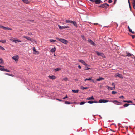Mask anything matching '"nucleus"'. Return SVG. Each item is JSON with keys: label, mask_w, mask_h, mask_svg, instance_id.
Instances as JSON below:
<instances>
[{"label": "nucleus", "mask_w": 135, "mask_h": 135, "mask_svg": "<svg viewBox=\"0 0 135 135\" xmlns=\"http://www.w3.org/2000/svg\"><path fill=\"white\" fill-rule=\"evenodd\" d=\"M23 37L24 38L26 39H27V40H30L31 42H32V39H31V38L30 37H28L27 36H24Z\"/></svg>", "instance_id": "obj_15"}, {"label": "nucleus", "mask_w": 135, "mask_h": 135, "mask_svg": "<svg viewBox=\"0 0 135 135\" xmlns=\"http://www.w3.org/2000/svg\"><path fill=\"white\" fill-rule=\"evenodd\" d=\"M10 40L12 41L13 42H15V40H14L12 39H10Z\"/></svg>", "instance_id": "obj_43"}, {"label": "nucleus", "mask_w": 135, "mask_h": 135, "mask_svg": "<svg viewBox=\"0 0 135 135\" xmlns=\"http://www.w3.org/2000/svg\"><path fill=\"white\" fill-rule=\"evenodd\" d=\"M130 104H129L127 103L124 105L123 106L124 107H127Z\"/></svg>", "instance_id": "obj_31"}, {"label": "nucleus", "mask_w": 135, "mask_h": 135, "mask_svg": "<svg viewBox=\"0 0 135 135\" xmlns=\"http://www.w3.org/2000/svg\"><path fill=\"white\" fill-rule=\"evenodd\" d=\"M133 8H134V7L135 6V3H134V2L133 3Z\"/></svg>", "instance_id": "obj_52"}, {"label": "nucleus", "mask_w": 135, "mask_h": 135, "mask_svg": "<svg viewBox=\"0 0 135 135\" xmlns=\"http://www.w3.org/2000/svg\"><path fill=\"white\" fill-rule=\"evenodd\" d=\"M72 24H73V25L76 27H77L76 23L75 21H73V22L72 23Z\"/></svg>", "instance_id": "obj_19"}, {"label": "nucleus", "mask_w": 135, "mask_h": 135, "mask_svg": "<svg viewBox=\"0 0 135 135\" xmlns=\"http://www.w3.org/2000/svg\"><path fill=\"white\" fill-rule=\"evenodd\" d=\"M129 31L133 34L135 33V32L133 31H132V30L131 29H129Z\"/></svg>", "instance_id": "obj_34"}, {"label": "nucleus", "mask_w": 135, "mask_h": 135, "mask_svg": "<svg viewBox=\"0 0 135 135\" xmlns=\"http://www.w3.org/2000/svg\"><path fill=\"white\" fill-rule=\"evenodd\" d=\"M48 77L49 78L52 79H55L56 78V77L54 75L49 76H48Z\"/></svg>", "instance_id": "obj_14"}, {"label": "nucleus", "mask_w": 135, "mask_h": 135, "mask_svg": "<svg viewBox=\"0 0 135 135\" xmlns=\"http://www.w3.org/2000/svg\"><path fill=\"white\" fill-rule=\"evenodd\" d=\"M112 85L113 86V87H115V85L114 83H112Z\"/></svg>", "instance_id": "obj_46"}, {"label": "nucleus", "mask_w": 135, "mask_h": 135, "mask_svg": "<svg viewBox=\"0 0 135 135\" xmlns=\"http://www.w3.org/2000/svg\"><path fill=\"white\" fill-rule=\"evenodd\" d=\"M3 59L2 58H0V64H3Z\"/></svg>", "instance_id": "obj_32"}, {"label": "nucleus", "mask_w": 135, "mask_h": 135, "mask_svg": "<svg viewBox=\"0 0 135 135\" xmlns=\"http://www.w3.org/2000/svg\"><path fill=\"white\" fill-rule=\"evenodd\" d=\"M83 65H85L86 66H88L87 64H86L85 62L84 63V64H83Z\"/></svg>", "instance_id": "obj_50"}, {"label": "nucleus", "mask_w": 135, "mask_h": 135, "mask_svg": "<svg viewBox=\"0 0 135 135\" xmlns=\"http://www.w3.org/2000/svg\"><path fill=\"white\" fill-rule=\"evenodd\" d=\"M126 53L127 55L126 56L130 57L132 55V54L129 52H127Z\"/></svg>", "instance_id": "obj_21"}, {"label": "nucleus", "mask_w": 135, "mask_h": 135, "mask_svg": "<svg viewBox=\"0 0 135 135\" xmlns=\"http://www.w3.org/2000/svg\"><path fill=\"white\" fill-rule=\"evenodd\" d=\"M12 58L15 61H16L18 60L19 59V56L17 55L15 56L12 57Z\"/></svg>", "instance_id": "obj_7"}, {"label": "nucleus", "mask_w": 135, "mask_h": 135, "mask_svg": "<svg viewBox=\"0 0 135 135\" xmlns=\"http://www.w3.org/2000/svg\"><path fill=\"white\" fill-rule=\"evenodd\" d=\"M2 27H3V26H2L0 25V28H2Z\"/></svg>", "instance_id": "obj_62"}, {"label": "nucleus", "mask_w": 135, "mask_h": 135, "mask_svg": "<svg viewBox=\"0 0 135 135\" xmlns=\"http://www.w3.org/2000/svg\"><path fill=\"white\" fill-rule=\"evenodd\" d=\"M128 103H132V101L131 100H128Z\"/></svg>", "instance_id": "obj_51"}, {"label": "nucleus", "mask_w": 135, "mask_h": 135, "mask_svg": "<svg viewBox=\"0 0 135 135\" xmlns=\"http://www.w3.org/2000/svg\"><path fill=\"white\" fill-rule=\"evenodd\" d=\"M109 102L108 100H106L104 99H100L99 101V102L100 103H105L107 102Z\"/></svg>", "instance_id": "obj_5"}, {"label": "nucleus", "mask_w": 135, "mask_h": 135, "mask_svg": "<svg viewBox=\"0 0 135 135\" xmlns=\"http://www.w3.org/2000/svg\"><path fill=\"white\" fill-rule=\"evenodd\" d=\"M123 102H127V103H128V100H124L123 101Z\"/></svg>", "instance_id": "obj_56"}, {"label": "nucleus", "mask_w": 135, "mask_h": 135, "mask_svg": "<svg viewBox=\"0 0 135 135\" xmlns=\"http://www.w3.org/2000/svg\"><path fill=\"white\" fill-rule=\"evenodd\" d=\"M94 25H98V24L97 23H94Z\"/></svg>", "instance_id": "obj_64"}, {"label": "nucleus", "mask_w": 135, "mask_h": 135, "mask_svg": "<svg viewBox=\"0 0 135 135\" xmlns=\"http://www.w3.org/2000/svg\"><path fill=\"white\" fill-rule=\"evenodd\" d=\"M106 88H107V89L109 90V89L110 88V87L109 86H106Z\"/></svg>", "instance_id": "obj_49"}, {"label": "nucleus", "mask_w": 135, "mask_h": 135, "mask_svg": "<svg viewBox=\"0 0 135 135\" xmlns=\"http://www.w3.org/2000/svg\"><path fill=\"white\" fill-rule=\"evenodd\" d=\"M111 102H112L114 103L115 104L117 105H119L120 104H118L119 103H121L120 102H119L117 100H114V101H111Z\"/></svg>", "instance_id": "obj_9"}, {"label": "nucleus", "mask_w": 135, "mask_h": 135, "mask_svg": "<svg viewBox=\"0 0 135 135\" xmlns=\"http://www.w3.org/2000/svg\"><path fill=\"white\" fill-rule=\"evenodd\" d=\"M65 22L66 23H72L73 21L71 20H66L65 21Z\"/></svg>", "instance_id": "obj_24"}, {"label": "nucleus", "mask_w": 135, "mask_h": 135, "mask_svg": "<svg viewBox=\"0 0 135 135\" xmlns=\"http://www.w3.org/2000/svg\"><path fill=\"white\" fill-rule=\"evenodd\" d=\"M112 2V0H109L108 2L109 3H111Z\"/></svg>", "instance_id": "obj_47"}, {"label": "nucleus", "mask_w": 135, "mask_h": 135, "mask_svg": "<svg viewBox=\"0 0 135 135\" xmlns=\"http://www.w3.org/2000/svg\"><path fill=\"white\" fill-rule=\"evenodd\" d=\"M90 69V68H85V70H88L89 69Z\"/></svg>", "instance_id": "obj_53"}, {"label": "nucleus", "mask_w": 135, "mask_h": 135, "mask_svg": "<svg viewBox=\"0 0 135 135\" xmlns=\"http://www.w3.org/2000/svg\"><path fill=\"white\" fill-rule=\"evenodd\" d=\"M56 38L58 40L61 41V42L64 44H67L68 43V41L67 40L64 39L62 38L60 39L57 37Z\"/></svg>", "instance_id": "obj_1"}, {"label": "nucleus", "mask_w": 135, "mask_h": 135, "mask_svg": "<svg viewBox=\"0 0 135 135\" xmlns=\"http://www.w3.org/2000/svg\"><path fill=\"white\" fill-rule=\"evenodd\" d=\"M0 49H1L3 50H5V49L4 48L2 47V46H0Z\"/></svg>", "instance_id": "obj_37"}, {"label": "nucleus", "mask_w": 135, "mask_h": 135, "mask_svg": "<svg viewBox=\"0 0 135 135\" xmlns=\"http://www.w3.org/2000/svg\"><path fill=\"white\" fill-rule=\"evenodd\" d=\"M5 74L6 75H9V74H8V73H5Z\"/></svg>", "instance_id": "obj_60"}, {"label": "nucleus", "mask_w": 135, "mask_h": 135, "mask_svg": "<svg viewBox=\"0 0 135 135\" xmlns=\"http://www.w3.org/2000/svg\"><path fill=\"white\" fill-rule=\"evenodd\" d=\"M56 99L57 100H58L59 101H62L60 99Z\"/></svg>", "instance_id": "obj_61"}, {"label": "nucleus", "mask_w": 135, "mask_h": 135, "mask_svg": "<svg viewBox=\"0 0 135 135\" xmlns=\"http://www.w3.org/2000/svg\"><path fill=\"white\" fill-rule=\"evenodd\" d=\"M89 1L92 2H95V0H89Z\"/></svg>", "instance_id": "obj_58"}, {"label": "nucleus", "mask_w": 135, "mask_h": 135, "mask_svg": "<svg viewBox=\"0 0 135 135\" xmlns=\"http://www.w3.org/2000/svg\"><path fill=\"white\" fill-rule=\"evenodd\" d=\"M56 48L54 47V48H52L50 50V51L51 52H54L56 51Z\"/></svg>", "instance_id": "obj_17"}, {"label": "nucleus", "mask_w": 135, "mask_h": 135, "mask_svg": "<svg viewBox=\"0 0 135 135\" xmlns=\"http://www.w3.org/2000/svg\"><path fill=\"white\" fill-rule=\"evenodd\" d=\"M68 98V97L67 95H66L65 97H63V99H65L66 98Z\"/></svg>", "instance_id": "obj_44"}, {"label": "nucleus", "mask_w": 135, "mask_h": 135, "mask_svg": "<svg viewBox=\"0 0 135 135\" xmlns=\"http://www.w3.org/2000/svg\"><path fill=\"white\" fill-rule=\"evenodd\" d=\"M94 98L93 97V96L91 97H88L86 98L87 100H94Z\"/></svg>", "instance_id": "obj_18"}, {"label": "nucleus", "mask_w": 135, "mask_h": 135, "mask_svg": "<svg viewBox=\"0 0 135 135\" xmlns=\"http://www.w3.org/2000/svg\"><path fill=\"white\" fill-rule=\"evenodd\" d=\"M104 79L103 78L99 77V78L97 79H96V80L97 81H99L102 80H104Z\"/></svg>", "instance_id": "obj_16"}, {"label": "nucleus", "mask_w": 135, "mask_h": 135, "mask_svg": "<svg viewBox=\"0 0 135 135\" xmlns=\"http://www.w3.org/2000/svg\"><path fill=\"white\" fill-rule=\"evenodd\" d=\"M50 41L52 42H54L56 41L53 39H50Z\"/></svg>", "instance_id": "obj_30"}, {"label": "nucleus", "mask_w": 135, "mask_h": 135, "mask_svg": "<svg viewBox=\"0 0 135 135\" xmlns=\"http://www.w3.org/2000/svg\"><path fill=\"white\" fill-rule=\"evenodd\" d=\"M110 89L111 90H114L115 89V87H110Z\"/></svg>", "instance_id": "obj_41"}, {"label": "nucleus", "mask_w": 135, "mask_h": 135, "mask_svg": "<svg viewBox=\"0 0 135 135\" xmlns=\"http://www.w3.org/2000/svg\"><path fill=\"white\" fill-rule=\"evenodd\" d=\"M99 7H102V4L100 6H99Z\"/></svg>", "instance_id": "obj_63"}, {"label": "nucleus", "mask_w": 135, "mask_h": 135, "mask_svg": "<svg viewBox=\"0 0 135 135\" xmlns=\"http://www.w3.org/2000/svg\"><path fill=\"white\" fill-rule=\"evenodd\" d=\"M61 70V69L60 68H57L55 69L54 70L55 72Z\"/></svg>", "instance_id": "obj_29"}, {"label": "nucleus", "mask_w": 135, "mask_h": 135, "mask_svg": "<svg viewBox=\"0 0 135 135\" xmlns=\"http://www.w3.org/2000/svg\"><path fill=\"white\" fill-rule=\"evenodd\" d=\"M102 8H107L109 6V5L107 4V3H105L102 4Z\"/></svg>", "instance_id": "obj_6"}, {"label": "nucleus", "mask_w": 135, "mask_h": 135, "mask_svg": "<svg viewBox=\"0 0 135 135\" xmlns=\"http://www.w3.org/2000/svg\"><path fill=\"white\" fill-rule=\"evenodd\" d=\"M131 36L132 38L133 39H134L135 38V35H130Z\"/></svg>", "instance_id": "obj_40"}, {"label": "nucleus", "mask_w": 135, "mask_h": 135, "mask_svg": "<svg viewBox=\"0 0 135 135\" xmlns=\"http://www.w3.org/2000/svg\"><path fill=\"white\" fill-rule=\"evenodd\" d=\"M0 42L3 43H4L6 42V40H0Z\"/></svg>", "instance_id": "obj_23"}, {"label": "nucleus", "mask_w": 135, "mask_h": 135, "mask_svg": "<svg viewBox=\"0 0 135 135\" xmlns=\"http://www.w3.org/2000/svg\"><path fill=\"white\" fill-rule=\"evenodd\" d=\"M2 28L4 29V30H7V27L3 26Z\"/></svg>", "instance_id": "obj_45"}, {"label": "nucleus", "mask_w": 135, "mask_h": 135, "mask_svg": "<svg viewBox=\"0 0 135 135\" xmlns=\"http://www.w3.org/2000/svg\"><path fill=\"white\" fill-rule=\"evenodd\" d=\"M0 70L4 71H6L8 72H10V71L9 70H8L7 69H4V67L3 66L2 68L1 67L0 68Z\"/></svg>", "instance_id": "obj_4"}, {"label": "nucleus", "mask_w": 135, "mask_h": 135, "mask_svg": "<svg viewBox=\"0 0 135 135\" xmlns=\"http://www.w3.org/2000/svg\"><path fill=\"white\" fill-rule=\"evenodd\" d=\"M33 53L35 54H39V52L38 51H36V49L34 47H33Z\"/></svg>", "instance_id": "obj_10"}, {"label": "nucleus", "mask_w": 135, "mask_h": 135, "mask_svg": "<svg viewBox=\"0 0 135 135\" xmlns=\"http://www.w3.org/2000/svg\"><path fill=\"white\" fill-rule=\"evenodd\" d=\"M72 91L73 93H77L78 92L79 90H72Z\"/></svg>", "instance_id": "obj_27"}, {"label": "nucleus", "mask_w": 135, "mask_h": 135, "mask_svg": "<svg viewBox=\"0 0 135 135\" xmlns=\"http://www.w3.org/2000/svg\"><path fill=\"white\" fill-rule=\"evenodd\" d=\"M58 26L60 30L69 28V27L68 26H61L59 25H58Z\"/></svg>", "instance_id": "obj_2"}, {"label": "nucleus", "mask_w": 135, "mask_h": 135, "mask_svg": "<svg viewBox=\"0 0 135 135\" xmlns=\"http://www.w3.org/2000/svg\"><path fill=\"white\" fill-rule=\"evenodd\" d=\"M21 42V41L17 39L15 40V42L16 43H17V42Z\"/></svg>", "instance_id": "obj_25"}, {"label": "nucleus", "mask_w": 135, "mask_h": 135, "mask_svg": "<svg viewBox=\"0 0 135 135\" xmlns=\"http://www.w3.org/2000/svg\"><path fill=\"white\" fill-rule=\"evenodd\" d=\"M117 93V92L114 91H113L112 92V94H115Z\"/></svg>", "instance_id": "obj_39"}, {"label": "nucleus", "mask_w": 135, "mask_h": 135, "mask_svg": "<svg viewBox=\"0 0 135 135\" xmlns=\"http://www.w3.org/2000/svg\"><path fill=\"white\" fill-rule=\"evenodd\" d=\"M7 30H12V29L9 27H7Z\"/></svg>", "instance_id": "obj_48"}, {"label": "nucleus", "mask_w": 135, "mask_h": 135, "mask_svg": "<svg viewBox=\"0 0 135 135\" xmlns=\"http://www.w3.org/2000/svg\"><path fill=\"white\" fill-rule=\"evenodd\" d=\"M81 37L84 40H86V39L84 37V36L83 35H81Z\"/></svg>", "instance_id": "obj_33"}, {"label": "nucleus", "mask_w": 135, "mask_h": 135, "mask_svg": "<svg viewBox=\"0 0 135 135\" xmlns=\"http://www.w3.org/2000/svg\"><path fill=\"white\" fill-rule=\"evenodd\" d=\"M9 76H12V77H14V76L12 74H9Z\"/></svg>", "instance_id": "obj_42"}, {"label": "nucleus", "mask_w": 135, "mask_h": 135, "mask_svg": "<svg viewBox=\"0 0 135 135\" xmlns=\"http://www.w3.org/2000/svg\"><path fill=\"white\" fill-rule=\"evenodd\" d=\"M65 103L66 104H72V103H71L70 102L67 101H65Z\"/></svg>", "instance_id": "obj_28"}, {"label": "nucleus", "mask_w": 135, "mask_h": 135, "mask_svg": "<svg viewBox=\"0 0 135 135\" xmlns=\"http://www.w3.org/2000/svg\"><path fill=\"white\" fill-rule=\"evenodd\" d=\"M128 2L129 3V5H130V0H128Z\"/></svg>", "instance_id": "obj_59"}, {"label": "nucleus", "mask_w": 135, "mask_h": 135, "mask_svg": "<svg viewBox=\"0 0 135 135\" xmlns=\"http://www.w3.org/2000/svg\"><path fill=\"white\" fill-rule=\"evenodd\" d=\"M79 61L81 63L83 64H84V63L85 62L82 60H79Z\"/></svg>", "instance_id": "obj_26"}, {"label": "nucleus", "mask_w": 135, "mask_h": 135, "mask_svg": "<svg viewBox=\"0 0 135 135\" xmlns=\"http://www.w3.org/2000/svg\"><path fill=\"white\" fill-rule=\"evenodd\" d=\"M88 88L87 87H84L83 86H81L80 87L81 89L82 90L86 89H87Z\"/></svg>", "instance_id": "obj_22"}, {"label": "nucleus", "mask_w": 135, "mask_h": 135, "mask_svg": "<svg viewBox=\"0 0 135 135\" xmlns=\"http://www.w3.org/2000/svg\"><path fill=\"white\" fill-rule=\"evenodd\" d=\"M78 68L80 69L81 68V67L79 65L78 66Z\"/></svg>", "instance_id": "obj_57"}, {"label": "nucleus", "mask_w": 135, "mask_h": 135, "mask_svg": "<svg viewBox=\"0 0 135 135\" xmlns=\"http://www.w3.org/2000/svg\"><path fill=\"white\" fill-rule=\"evenodd\" d=\"M115 77H118L120 78H123V77L122 75L119 73L116 74L115 75Z\"/></svg>", "instance_id": "obj_11"}, {"label": "nucleus", "mask_w": 135, "mask_h": 135, "mask_svg": "<svg viewBox=\"0 0 135 135\" xmlns=\"http://www.w3.org/2000/svg\"><path fill=\"white\" fill-rule=\"evenodd\" d=\"M93 103H98V102L96 101H93Z\"/></svg>", "instance_id": "obj_55"}, {"label": "nucleus", "mask_w": 135, "mask_h": 135, "mask_svg": "<svg viewBox=\"0 0 135 135\" xmlns=\"http://www.w3.org/2000/svg\"><path fill=\"white\" fill-rule=\"evenodd\" d=\"M95 52L99 56H101L103 57H105L103 53L99 52L97 51H96Z\"/></svg>", "instance_id": "obj_3"}, {"label": "nucleus", "mask_w": 135, "mask_h": 135, "mask_svg": "<svg viewBox=\"0 0 135 135\" xmlns=\"http://www.w3.org/2000/svg\"><path fill=\"white\" fill-rule=\"evenodd\" d=\"M92 77H90L88 79L86 78L84 80V81L86 82L87 80H91L93 82L95 83V82L94 81V80L92 79Z\"/></svg>", "instance_id": "obj_12"}, {"label": "nucleus", "mask_w": 135, "mask_h": 135, "mask_svg": "<svg viewBox=\"0 0 135 135\" xmlns=\"http://www.w3.org/2000/svg\"><path fill=\"white\" fill-rule=\"evenodd\" d=\"M85 103V102H82L80 103V105H82L84 104Z\"/></svg>", "instance_id": "obj_36"}, {"label": "nucleus", "mask_w": 135, "mask_h": 135, "mask_svg": "<svg viewBox=\"0 0 135 135\" xmlns=\"http://www.w3.org/2000/svg\"><path fill=\"white\" fill-rule=\"evenodd\" d=\"M22 1L24 3L26 4H28L29 3V2L28 0H22Z\"/></svg>", "instance_id": "obj_20"}, {"label": "nucleus", "mask_w": 135, "mask_h": 135, "mask_svg": "<svg viewBox=\"0 0 135 135\" xmlns=\"http://www.w3.org/2000/svg\"><path fill=\"white\" fill-rule=\"evenodd\" d=\"M63 80L65 81H67L68 80V78L67 77H65L63 79Z\"/></svg>", "instance_id": "obj_38"}, {"label": "nucleus", "mask_w": 135, "mask_h": 135, "mask_svg": "<svg viewBox=\"0 0 135 135\" xmlns=\"http://www.w3.org/2000/svg\"><path fill=\"white\" fill-rule=\"evenodd\" d=\"M88 103L89 104H92L93 103V101H89L88 102Z\"/></svg>", "instance_id": "obj_35"}, {"label": "nucleus", "mask_w": 135, "mask_h": 135, "mask_svg": "<svg viewBox=\"0 0 135 135\" xmlns=\"http://www.w3.org/2000/svg\"><path fill=\"white\" fill-rule=\"evenodd\" d=\"M88 41L89 42L90 44H91L92 45H95V44L94 42L91 40L89 39L88 40Z\"/></svg>", "instance_id": "obj_8"}, {"label": "nucleus", "mask_w": 135, "mask_h": 135, "mask_svg": "<svg viewBox=\"0 0 135 135\" xmlns=\"http://www.w3.org/2000/svg\"><path fill=\"white\" fill-rule=\"evenodd\" d=\"M120 98H124V97L123 96H120L119 97Z\"/></svg>", "instance_id": "obj_54"}, {"label": "nucleus", "mask_w": 135, "mask_h": 135, "mask_svg": "<svg viewBox=\"0 0 135 135\" xmlns=\"http://www.w3.org/2000/svg\"><path fill=\"white\" fill-rule=\"evenodd\" d=\"M102 2L101 0H95V3L96 4H100Z\"/></svg>", "instance_id": "obj_13"}]
</instances>
